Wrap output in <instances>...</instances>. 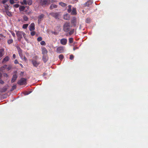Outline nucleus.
I'll list each match as a JSON object with an SVG mask.
<instances>
[{
    "label": "nucleus",
    "mask_w": 148,
    "mask_h": 148,
    "mask_svg": "<svg viewBox=\"0 0 148 148\" xmlns=\"http://www.w3.org/2000/svg\"><path fill=\"white\" fill-rule=\"evenodd\" d=\"M7 65H3V66H2V67H3V68L4 69H5L6 68H7Z\"/></svg>",
    "instance_id": "nucleus-48"
},
{
    "label": "nucleus",
    "mask_w": 148,
    "mask_h": 148,
    "mask_svg": "<svg viewBox=\"0 0 148 148\" xmlns=\"http://www.w3.org/2000/svg\"><path fill=\"white\" fill-rule=\"evenodd\" d=\"M33 65L36 67H37L40 64V63L37 62L36 60H33L32 62Z\"/></svg>",
    "instance_id": "nucleus-18"
},
{
    "label": "nucleus",
    "mask_w": 148,
    "mask_h": 148,
    "mask_svg": "<svg viewBox=\"0 0 148 148\" xmlns=\"http://www.w3.org/2000/svg\"><path fill=\"white\" fill-rule=\"evenodd\" d=\"M79 49L78 47H74V48H73V50L74 51H75L76 49Z\"/></svg>",
    "instance_id": "nucleus-50"
},
{
    "label": "nucleus",
    "mask_w": 148,
    "mask_h": 148,
    "mask_svg": "<svg viewBox=\"0 0 148 148\" xmlns=\"http://www.w3.org/2000/svg\"><path fill=\"white\" fill-rule=\"evenodd\" d=\"M6 14L9 16H12L11 13L8 10H6L5 11Z\"/></svg>",
    "instance_id": "nucleus-26"
},
{
    "label": "nucleus",
    "mask_w": 148,
    "mask_h": 148,
    "mask_svg": "<svg viewBox=\"0 0 148 148\" xmlns=\"http://www.w3.org/2000/svg\"><path fill=\"white\" fill-rule=\"evenodd\" d=\"M3 70H4L2 67H0V71H2Z\"/></svg>",
    "instance_id": "nucleus-53"
},
{
    "label": "nucleus",
    "mask_w": 148,
    "mask_h": 148,
    "mask_svg": "<svg viewBox=\"0 0 148 148\" xmlns=\"http://www.w3.org/2000/svg\"><path fill=\"white\" fill-rule=\"evenodd\" d=\"M41 20H42V19H40L38 18V23H39L41 21Z\"/></svg>",
    "instance_id": "nucleus-51"
},
{
    "label": "nucleus",
    "mask_w": 148,
    "mask_h": 148,
    "mask_svg": "<svg viewBox=\"0 0 148 148\" xmlns=\"http://www.w3.org/2000/svg\"><path fill=\"white\" fill-rule=\"evenodd\" d=\"M47 75V74L46 73H43V76H45V75Z\"/></svg>",
    "instance_id": "nucleus-55"
},
{
    "label": "nucleus",
    "mask_w": 148,
    "mask_h": 148,
    "mask_svg": "<svg viewBox=\"0 0 148 148\" xmlns=\"http://www.w3.org/2000/svg\"><path fill=\"white\" fill-rule=\"evenodd\" d=\"M17 77V75L16 74L13 75L11 80V82L12 83L14 82L16 80Z\"/></svg>",
    "instance_id": "nucleus-13"
},
{
    "label": "nucleus",
    "mask_w": 148,
    "mask_h": 148,
    "mask_svg": "<svg viewBox=\"0 0 148 148\" xmlns=\"http://www.w3.org/2000/svg\"><path fill=\"white\" fill-rule=\"evenodd\" d=\"M10 58L8 56H6L3 59L2 62L3 63H5L9 61Z\"/></svg>",
    "instance_id": "nucleus-10"
},
{
    "label": "nucleus",
    "mask_w": 148,
    "mask_h": 148,
    "mask_svg": "<svg viewBox=\"0 0 148 148\" xmlns=\"http://www.w3.org/2000/svg\"><path fill=\"white\" fill-rule=\"evenodd\" d=\"M74 58V56L73 55H70L69 58L70 60H72Z\"/></svg>",
    "instance_id": "nucleus-41"
},
{
    "label": "nucleus",
    "mask_w": 148,
    "mask_h": 148,
    "mask_svg": "<svg viewBox=\"0 0 148 148\" xmlns=\"http://www.w3.org/2000/svg\"><path fill=\"white\" fill-rule=\"evenodd\" d=\"M32 32H31L30 33V34H31V35L32 36H34L35 34H36V32L35 31H31Z\"/></svg>",
    "instance_id": "nucleus-38"
},
{
    "label": "nucleus",
    "mask_w": 148,
    "mask_h": 148,
    "mask_svg": "<svg viewBox=\"0 0 148 148\" xmlns=\"http://www.w3.org/2000/svg\"><path fill=\"white\" fill-rule=\"evenodd\" d=\"M84 10H83L82 11V12H84Z\"/></svg>",
    "instance_id": "nucleus-60"
},
{
    "label": "nucleus",
    "mask_w": 148,
    "mask_h": 148,
    "mask_svg": "<svg viewBox=\"0 0 148 148\" xmlns=\"http://www.w3.org/2000/svg\"><path fill=\"white\" fill-rule=\"evenodd\" d=\"M40 44L42 45H46V43L44 41H41L40 42Z\"/></svg>",
    "instance_id": "nucleus-36"
},
{
    "label": "nucleus",
    "mask_w": 148,
    "mask_h": 148,
    "mask_svg": "<svg viewBox=\"0 0 148 148\" xmlns=\"http://www.w3.org/2000/svg\"><path fill=\"white\" fill-rule=\"evenodd\" d=\"M12 57L14 59H15L16 58V56L15 54H13L12 56Z\"/></svg>",
    "instance_id": "nucleus-52"
},
{
    "label": "nucleus",
    "mask_w": 148,
    "mask_h": 148,
    "mask_svg": "<svg viewBox=\"0 0 148 148\" xmlns=\"http://www.w3.org/2000/svg\"><path fill=\"white\" fill-rule=\"evenodd\" d=\"M44 16L45 15L43 14H42L38 16V18L42 19L44 18Z\"/></svg>",
    "instance_id": "nucleus-28"
},
{
    "label": "nucleus",
    "mask_w": 148,
    "mask_h": 148,
    "mask_svg": "<svg viewBox=\"0 0 148 148\" xmlns=\"http://www.w3.org/2000/svg\"><path fill=\"white\" fill-rule=\"evenodd\" d=\"M16 48L17 49L19 56L21 59H22L23 57L22 50L20 48V47L18 46Z\"/></svg>",
    "instance_id": "nucleus-7"
},
{
    "label": "nucleus",
    "mask_w": 148,
    "mask_h": 148,
    "mask_svg": "<svg viewBox=\"0 0 148 148\" xmlns=\"http://www.w3.org/2000/svg\"><path fill=\"white\" fill-rule=\"evenodd\" d=\"M1 40V38H0V40Z\"/></svg>",
    "instance_id": "nucleus-62"
},
{
    "label": "nucleus",
    "mask_w": 148,
    "mask_h": 148,
    "mask_svg": "<svg viewBox=\"0 0 148 148\" xmlns=\"http://www.w3.org/2000/svg\"><path fill=\"white\" fill-rule=\"evenodd\" d=\"M41 49L42 54L43 55H47L48 51L47 49L45 47L42 48Z\"/></svg>",
    "instance_id": "nucleus-12"
},
{
    "label": "nucleus",
    "mask_w": 148,
    "mask_h": 148,
    "mask_svg": "<svg viewBox=\"0 0 148 148\" xmlns=\"http://www.w3.org/2000/svg\"><path fill=\"white\" fill-rule=\"evenodd\" d=\"M72 6L71 5H69L68 6V9H67V12L69 13H70L71 11Z\"/></svg>",
    "instance_id": "nucleus-25"
},
{
    "label": "nucleus",
    "mask_w": 148,
    "mask_h": 148,
    "mask_svg": "<svg viewBox=\"0 0 148 148\" xmlns=\"http://www.w3.org/2000/svg\"><path fill=\"white\" fill-rule=\"evenodd\" d=\"M10 2L11 4H12L15 3L14 0H10Z\"/></svg>",
    "instance_id": "nucleus-44"
},
{
    "label": "nucleus",
    "mask_w": 148,
    "mask_h": 148,
    "mask_svg": "<svg viewBox=\"0 0 148 148\" xmlns=\"http://www.w3.org/2000/svg\"><path fill=\"white\" fill-rule=\"evenodd\" d=\"M20 3L22 5H31L32 4L33 1L32 0H23Z\"/></svg>",
    "instance_id": "nucleus-3"
},
{
    "label": "nucleus",
    "mask_w": 148,
    "mask_h": 148,
    "mask_svg": "<svg viewBox=\"0 0 148 148\" xmlns=\"http://www.w3.org/2000/svg\"><path fill=\"white\" fill-rule=\"evenodd\" d=\"M19 64L21 66L22 68H23V66L21 64Z\"/></svg>",
    "instance_id": "nucleus-56"
},
{
    "label": "nucleus",
    "mask_w": 148,
    "mask_h": 148,
    "mask_svg": "<svg viewBox=\"0 0 148 148\" xmlns=\"http://www.w3.org/2000/svg\"><path fill=\"white\" fill-rule=\"evenodd\" d=\"M57 7V5L54 4H51L50 7V9L52 10L53 9V8H56Z\"/></svg>",
    "instance_id": "nucleus-24"
},
{
    "label": "nucleus",
    "mask_w": 148,
    "mask_h": 148,
    "mask_svg": "<svg viewBox=\"0 0 148 148\" xmlns=\"http://www.w3.org/2000/svg\"><path fill=\"white\" fill-rule=\"evenodd\" d=\"M91 20V19L90 18H87L86 21V22L87 23H89L90 22Z\"/></svg>",
    "instance_id": "nucleus-30"
},
{
    "label": "nucleus",
    "mask_w": 148,
    "mask_h": 148,
    "mask_svg": "<svg viewBox=\"0 0 148 148\" xmlns=\"http://www.w3.org/2000/svg\"><path fill=\"white\" fill-rule=\"evenodd\" d=\"M13 42V40L12 39H9L8 40V44H10L12 43Z\"/></svg>",
    "instance_id": "nucleus-31"
},
{
    "label": "nucleus",
    "mask_w": 148,
    "mask_h": 148,
    "mask_svg": "<svg viewBox=\"0 0 148 148\" xmlns=\"http://www.w3.org/2000/svg\"><path fill=\"white\" fill-rule=\"evenodd\" d=\"M25 40L26 41H28V40L26 38V34H25V35L24 36H23Z\"/></svg>",
    "instance_id": "nucleus-49"
},
{
    "label": "nucleus",
    "mask_w": 148,
    "mask_h": 148,
    "mask_svg": "<svg viewBox=\"0 0 148 148\" xmlns=\"http://www.w3.org/2000/svg\"><path fill=\"white\" fill-rule=\"evenodd\" d=\"M1 76H2V74L1 73H0V78H1Z\"/></svg>",
    "instance_id": "nucleus-57"
},
{
    "label": "nucleus",
    "mask_w": 148,
    "mask_h": 148,
    "mask_svg": "<svg viewBox=\"0 0 148 148\" xmlns=\"http://www.w3.org/2000/svg\"><path fill=\"white\" fill-rule=\"evenodd\" d=\"M14 63L15 64H19V62L18 61V60L16 59L14 61Z\"/></svg>",
    "instance_id": "nucleus-47"
},
{
    "label": "nucleus",
    "mask_w": 148,
    "mask_h": 148,
    "mask_svg": "<svg viewBox=\"0 0 148 148\" xmlns=\"http://www.w3.org/2000/svg\"><path fill=\"white\" fill-rule=\"evenodd\" d=\"M70 16L68 14H66L64 15V18L66 20H68L69 19Z\"/></svg>",
    "instance_id": "nucleus-20"
},
{
    "label": "nucleus",
    "mask_w": 148,
    "mask_h": 148,
    "mask_svg": "<svg viewBox=\"0 0 148 148\" xmlns=\"http://www.w3.org/2000/svg\"><path fill=\"white\" fill-rule=\"evenodd\" d=\"M3 35L2 34H0V36H3Z\"/></svg>",
    "instance_id": "nucleus-59"
},
{
    "label": "nucleus",
    "mask_w": 148,
    "mask_h": 148,
    "mask_svg": "<svg viewBox=\"0 0 148 148\" xmlns=\"http://www.w3.org/2000/svg\"><path fill=\"white\" fill-rule=\"evenodd\" d=\"M71 27L70 24L69 22L65 23L63 26V29L64 32H69Z\"/></svg>",
    "instance_id": "nucleus-1"
},
{
    "label": "nucleus",
    "mask_w": 148,
    "mask_h": 148,
    "mask_svg": "<svg viewBox=\"0 0 148 148\" xmlns=\"http://www.w3.org/2000/svg\"><path fill=\"white\" fill-rule=\"evenodd\" d=\"M4 83V82L0 78V84H3Z\"/></svg>",
    "instance_id": "nucleus-42"
},
{
    "label": "nucleus",
    "mask_w": 148,
    "mask_h": 148,
    "mask_svg": "<svg viewBox=\"0 0 148 148\" xmlns=\"http://www.w3.org/2000/svg\"><path fill=\"white\" fill-rule=\"evenodd\" d=\"M8 1V0H3L2 1V3L3 4H4L6 2Z\"/></svg>",
    "instance_id": "nucleus-46"
},
{
    "label": "nucleus",
    "mask_w": 148,
    "mask_h": 148,
    "mask_svg": "<svg viewBox=\"0 0 148 148\" xmlns=\"http://www.w3.org/2000/svg\"><path fill=\"white\" fill-rule=\"evenodd\" d=\"M25 8V7L23 5H20L19 7V9L20 11H23Z\"/></svg>",
    "instance_id": "nucleus-22"
},
{
    "label": "nucleus",
    "mask_w": 148,
    "mask_h": 148,
    "mask_svg": "<svg viewBox=\"0 0 148 148\" xmlns=\"http://www.w3.org/2000/svg\"><path fill=\"white\" fill-rule=\"evenodd\" d=\"M29 94V93H28L26 94V95H28Z\"/></svg>",
    "instance_id": "nucleus-61"
},
{
    "label": "nucleus",
    "mask_w": 148,
    "mask_h": 148,
    "mask_svg": "<svg viewBox=\"0 0 148 148\" xmlns=\"http://www.w3.org/2000/svg\"><path fill=\"white\" fill-rule=\"evenodd\" d=\"M74 29H73L71 30L70 31L69 33V35H71L72 34L74 33Z\"/></svg>",
    "instance_id": "nucleus-34"
},
{
    "label": "nucleus",
    "mask_w": 148,
    "mask_h": 148,
    "mask_svg": "<svg viewBox=\"0 0 148 148\" xmlns=\"http://www.w3.org/2000/svg\"><path fill=\"white\" fill-rule=\"evenodd\" d=\"M59 58L60 60H62L64 58V56L62 54H60L59 56Z\"/></svg>",
    "instance_id": "nucleus-33"
},
{
    "label": "nucleus",
    "mask_w": 148,
    "mask_h": 148,
    "mask_svg": "<svg viewBox=\"0 0 148 148\" xmlns=\"http://www.w3.org/2000/svg\"><path fill=\"white\" fill-rule=\"evenodd\" d=\"M4 49H0V59H1L2 57L4 54Z\"/></svg>",
    "instance_id": "nucleus-15"
},
{
    "label": "nucleus",
    "mask_w": 148,
    "mask_h": 148,
    "mask_svg": "<svg viewBox=\"0 0 148 148\" xmlns=\"http://www.w3.org/2000/svg\"><path fill=\"white\" fill-rule=\"evenodd\" d=\"M11 68L12 66L10 65H9L8 66V67H7L6 69H7L8 71H9L11 69Z\"/></svg>",
    "instance_id": "nucleus-40"
},
{
    "label": "nucleus",
    "mask_w": 148,
    "mask_h": 148,
    "mask_svg": "<svg viewBox=\"0 0 148 148\" xmlns=\"http://www.w3.org/2000/svg\"><path fill=\"white\" fill-rule=\"evenodd\" d=\"M11 33L14 37V38L15 37V34L13 32V31L11 32Z\"/></svg>",
    "instance_id": "nucleus-43"
},
{
    "label": "nucleus",
    "mask_w": 148,
    "mask_h": 148,
    "mask_svg": "<svg viewBox=\"0 0 148 148\" xmlns=\"http://www.w3.org/2000/svg\"><path fill=\"white\" fill-rule=\"evenodd\" d=\"M42 58V60L45 63H46L48 59L47 55H43Z\"/></svg>",
    "instance_id": "nucleus-17"
},
{
    "label": "nucleus",
    "mask_w": 148,
    "mask_h": 148,
    "mask_svg": "<svg viewBox=\"0 0 148 148\" xmlns=\"http://www.w3.org/2000/svg\"><path fill=\"white\" fill-rule=\"evenodd\" d=\"M76 19L75 17H73V18L72 20L71 21V23L73 25H75V23H76Z\"/></svg>",
    "instance_id": "nucleus-21"
},
{
    "label": "nucleus",
    "mask_w": 148,
    "mask_h": 148,
    "mask_svg": "<svg viewBox=\"0 0 148 148\" xmlns=\"http://www.w3.org/2000/svg\"><path fill=\"white\" fill-rule=\"evenodd\" d=\"M52 33L55 35L57 34V32H52Z\"/></svg>",
    "instance_id": "nucleus-54"
},
{
    "label": "nucleus",
    "mask_w": 148,
    "mask_h": 148,
    "mask_svg": "<svg viewBox=\"0 0 148 148\" xmlns=\"http://www.w3.org/2000/svg\"><path fill=\"white\" fill-rule=\"evenodd\" d=\"M35 24L34 23H32L29 26V30L30 31H32L33 30H34L35 29Z\"/></svg>",
    "instance_id": "nucleus-9"
},
{
    "label": "nucleus",
    "mask_w": 148,
    "mask_h": 148,
    "mask_svg": "<svg viewBox=\"0 0 148 148\" xmlns=\"http://www.w3.org/2000/svg\"><path fill=\"white\" fill-rule=\"evenodd\" d=\"M27 79L24 78H21L18 82V84L20 85H25L26 84Z\"/></svg>",
    "instance_id": "nucleus-6"
},
{
    "label": "nucleus",
    "mask_w": 148,
    "mask_h": 148,
    "mask_svg": "<svg viewBox=\"0 0 148 148\" xmlns=\"http://www.w3.org/2000/svg\"><path fill=\"white\" fill-rule=\"evenodd\" d=\"M15 32L18 40L21 41L22 38H23L22 35L23 36L25 35V33L22 31H16Z\"/></svg>",
    "instance_id": "nucleus-2"
},
{
    "label": "nucleus",
    "mask_w": 148,
    "mask_h": 148,
    "mask_svg": "<svg viewBox=\"0 0 148 148\" xmlns=\"http://www.w3.org/2000/svg\"><path fill=\"white\" fill-rule=\"evenodd\" d=\"M8 89L7 86H5L2 88H0V92H4L6 91Z\"/></svg>",
    "instance_id": "nucleus-14"
},
{
    "label": "nucleus",
    "mask_w": 148,
    "mask_h": 148,
    "mask_svg": "<svg viewBox=\"0 0 148 148\" xmlns=\"http://www.w3.org/2000/svg\"><path fill=\"white\" fill-rule=\"evenodd\" d=\"M71 14L72 15H76L77 14L76 9L75 8H73L72 11L71 10Z\"/></svg>",
    "instance_id": "nucleus-19"
},
{
    "label": "nucleus",
    "mask_w": 148,
    "mask_h": 148,
    "mask_svg": "<svg viewBox=\"0 0 148 148\" xmlns=\"http://www.w3.org/2000/svg\"><path fill=\"white\" fill-rule=\"evenodd\" d=\"M78 0H73L74 2H77Z\"/></svg>",
    "instance_id": "nucleus-58"
},
{
    "label": "nucleus",
    "mask_w": 148,
    "mask_h": 148,
    "mask_svg": "<svg viewBox=\"0 0 148 148\" xmlns=\"http://www.w3.org/2000/svg\"><path fill=\"white\" fill-rule=\"evenodd\" d=\"M49 14L56 18H57L59 15V14L58 13H54L53 12L50 13Z\"/></svg>",
    "instance_id": "nucleus-8"
},
{
    "label": "nucleus",
    "mask_w": 148,
    "mask_h": 148,
    "mask_svg": "<svg viewBox=\"0 0 148 148\" xmlns=\"http://www.w3.org/2000/svg\"><path fill=\"white\" fill-rule=\"evenodd\" d=\"M69 43H73V39L72 38H69Z\"/></svg>",
    "instance_id": "nucleus-35"
},
{
    "label": "nucleus",
    "mask_w": 148,
    "mask_h": 148,
    "mask_svg": "<svg viewBox=\"0 0 148 148\" xmlns=\"http://www.w3.org/2000/svg\"><path fill=\"white\" fill-rule=\"evenodd\" d=\"M28 24H24L23 25L22 27L24 29H26L28 26Z\"/></svg>",
    "instance_id": "nucleus-27"
},
{
    "label": "nucleus",
    "mask_w": 148,
    "mask_h": 148,
    "mask_svg": "<svg viewBox=\"0 0 148 148\" xmlns=\"http://www.w3.org/2000/svg\"><path fill=\"white\" fill-rule=\"evenodd\" d=\"M20 5L18 4H17L14 5L13 6L16 8H17L19 7Z\"/></svg>",
    "instance_id": "nucleus-39"
},
{
    "label": "nucleus",
    "mask_w": 148,
    "mask_h": 148,
    "mask_svg": "<svg viewBox=\"0 0 148 148\" xmlns=\"http://www.w3.org/2000/svg\"><path fill=\"white\" fill-rule=\"evenodd\" d=\"M59 4L61 5L63 7H65L67 6V4L63 3L62 2H60L59 3Z\"/></svg>",
    "instance_id": "nucleus-23"
},
{
    "label": "nucleus",
    "mask_w": 148,
    "mask_h": 148,
    "mask_svg": "<svg viewBox=\"0 0 148 148\" xmlns=\"http://www.w3.org/2000/svg\"><path fill=\"white\" fill-rule=\"evenodd\" d=\"M22 59L23 60H24L25 61H26L27 60V58L25 56H23V58L21 59Z\"/></svg>",
    "instance_id": "nucleus-45"
},
{
    "label": "nucleus",
    "mask_w": 148,
    "mask_h": 148,
    "mask_svg": "<svg viewBox=\"0 0 148 148\" xmlns=\"http://www.w3.org/2000/svg\"><path fill=\"white\" fill-rule=\"evenodd\" d=\"M63 51V49L62 47H60L57 49L56 51L57 53H60L62 52Z\"/></svg>",
    "instance_id": "nucleus-16"
},
{
    "label": "nucleus",
    "mask_w": 148,
    "mask_h": 148,
    "mask_svg": "<svg viewBox=\"0 0 148 148\" xmlns=\"http://www.w3.org/2000/svg\"><path fill=\"white\" fill-rule=\"evenodd\" d=\"M93 3L92 0H89L88 1L85 3L81 4V7H84L86 6L89 7L90 5H91Z\"/></svg>",
    "instance_id": "nucleus-5"
},
{
    "label": "nucleus",
    "mask_w": 148,
    "mask_h": 148,
    "mask_svg": "<svg viewBox=\"0 0 148 148\" xmlns=\"http://www.w3.org/2000/svg\"><path fill=\"white\" fill-rule=\"evenodd\" d=\"M16 85H14L12 87L11 89H10V91H12L14 89H16Z\"/></svg>",
    "instance_id": "nucleus-32"
},
{
    "label": "nucleus",
    "mask_w": 148,
    "mask_h": 148,
    "mask_svg": "<svg viewBox=\"0 0 148 148\" xmlns=\"http://www.w3.org/2000/svg\"><path fill=\"white\" fill-rule=\"evenodd\" d=\"M40 4L43 7H45L46 5H48L50 4V0H40Z\"/></svg>",
    "instance_id": "nucleus-4"
},
{
    "label": "nucleus",
    "mask_w": 148,
    "mask_h": 148,
    "mask_svg": "<svg viewBox=\"0 0 148 148\" xmlns=\"http://www.w3.org/2000/svg\"><path fill=\"white\" fill-rule=\"evenodd\" d=\"M37 40L38 42L42 40V38L41 37H38V38Z\"/></svg>",
    "instance_id": "nucleus-37"
},
{
    "label": "nucleus",
    "mask_w": 148,
    "mask_h": 148,
    "mask_svg": "<svg viewBox=\"0 0 148 148\" xmlns=\"http://www.w3.org/2000/svg\"><path fill=\"white\" fill-rule=\"evenodd\" d=\"M23 20L25 21H27L28 20V18L27 17L25 16L24 15L23 17Z\"/></svg>",
    "instance_id": "nucleus-29"
},
{
    "label": "nucleus",
    "mask_w": 148,
    "mask_h": 148,
    "mask_svg": "<svg viewBox=\"0 0 148 148\" xmlns=\"http://www.w3.org/2000/svg\"><path fill=\"white\" fill-rule=\"evenodd\" d=\"M67 40L66 38L62 39L60 41L61 44L63 45H65L67 42Z\"/></svg>",
    "instance_id": "nucleus-11"
}]
</instances>
